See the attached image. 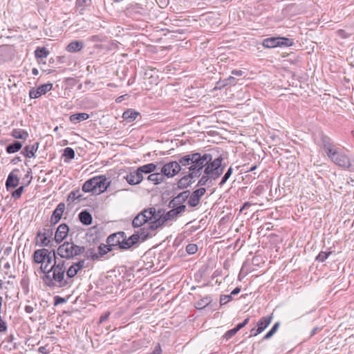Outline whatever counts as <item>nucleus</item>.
<instances>
[{
    "instance_id": "ea45409f",
    "label": "nucleus",
    "mask_w": 354,
    "mask_h": 354,
    "mask_svg": "<svg viewBox=\"0 0 354 354\" xmlns=\"http://www.w3.org/2000/svg\"><path fill=\"white\" fill-rule=\"evenodd\" d=\"M94 181L93 178L86 180L83 186H82V191L84 192H91L93 194H94Z\"/></svg>"
},
{
    "instance_id": "de8ad7c7",
    "label": "nucleus",
    "mask_w": 354,
    "mask_h": 354,
    "mask_svg": "<svg viewBox=\"0 0 354 354\" xmlns=\"http://www.w3.org/2000/svg\"><path fill=\"white\" fill-rule=\"evenodd\" d=\"M80 190H75L72 191L68 195V201L71 200L74 201L75 199H78L81 197V195L80 194Z\"/></svg>"
},
{
    "instance_id": "c756f323",
    "label": "nucleus",
    "mask_w": 354,
    "mask_h": 354,
    "mask_svg": "<svg viewBox=\"0 0 354 354\" xmlns=\"http://www.w3.org/2000/svg\"><path fill=\"white\" fill-rule=\"evenodd\" d=\"M22 147V143L19 141H14L6 146V151L8 153H14L19 151Z\"/></svg>"
},
{
    "instance_id": "4be33fe9",
    "label": "nucleus",
    "mask_w": 354,
    "mask_h": 354,
    "mask_svg": "<svg viewBox=\"0 0 354 354\" xmlns=\"http://www.w3.org/2000/svg\"><path fill=\"white\" fill-rule=\"evenodd\" d=\"M35 57L39 64H45L44 59L46 58L49 55V51L45 47H38L35 51Z\"/></svg>"
},
{
    "instance_id": "c85d7f7f",
    "label": "nucleus",
    "mask_w": 354,
    "mask_h": 354,
    "mask_svg": "<svg viewBox=\"0 0 354 354\" xmlns=\"http://www.w3.org/2000/svg\"><path fill=\"white\" fill-rule=\"evenodd\" d=\"M196 178L197 177L189 176V171H188V174L181 178L178 181V186L180 187H187L194 182L193 179Z\"/></svg>"
},
{
    "instance_id": "dca6fc26",
    "label": "nucleus",
    "mask_w": 354,
    "mask_h": 354,
    "mask_svg": "<svg viewBox=\"0 0 354 354\" xmlns=\"http://www.w3.org/2000/svg\"><path fill=\"white\" fill-rule=\"evenodd\" d=\"M41 270L43 272L48 273L47 274L45 275L44 278V281L46 285H48V286H53L57 285V283L59 284V282L55 281L53 279V270H51V268L50 269H48V264H46L45 266L41 264Z\"/></svg>"
},
{
    "instance_id": "20e7f679",
    "label": "nucleus",
    "mask_w": 354,
    "mask_h": 354,
    "mask_svg": "<svg viewBox=\"0 0 354 354\" xmlns=\"http://www.w3.org/2000/svg\"><path fill=\"white\" fill-rule=\"evenodd\" d=\"M223 158L222 156L213 159L211 155V160L208 161L207 164L205 167L203 173L205 174H209L215 179L218 178L223 173L226 167L225 163H223Z\"/></svg>"
},
{
    "instance_id": "6e6d98bb",
    "label": "nucleus",
    "mask_w": 354,
    "mask_h": 354,
    "mask_svg": "<svg viewBox=\"0 0 354 354\" xmlns=\"http://www.w3.org/2000/svg\"><path fill=\"white\" fill-rule=\"evenodd\" d=\"M8 330V324L6 322L0 323V333H6Z\"/></svg>"
},
{
    "instance_id": "680f3d73",
    "label": "nucleus",
    "mask_w": 354,
    "mask_h": 354,
    "mask_svg": "<svg viewBox=\"0 0 354 354\" xmlns=\"http://www.w3.org/2000/svg\"><path fill=\"white\" fill-rule=\"evenodd\" d=\"M243 73H244V72L241 70H233L232 71V74L236 75V76H241V75H243Z\"/></svg>"
},
{
    "instance_id": "bb28decb",
    "label": "nucleus",
    "mask_w": 354,
    "mask_h": 354,
    "mask_svg": "<svg viewBox=\"0 0 354 354\" xmlns=\"http://www.w3.org/2000/svg\"><path fill=\"white\" fill-rule=\"evenodd\" d=\"M149 175L147 176V180L153 182L155 185L160 184L161 183L165 181V178L162 177V174L160 172H151L149 174Z\"/></svg>"
},
{
    "instance_id": "4c0bfd02",
    "label": "nucleus",
    "mask_w": 354,
    "mask_h": 354,
    "mask_svg": "<svg viewBox=\"0 0 354 354\" xmlns=\"http://www.w3.org/2000/svg\"><path fill=\"white\" fill-rule=\"evenodd\" d=\"M91 3V0H76V8L80 14H82L85 8Z\"/></svg>"
},
{
    "instance_id": "f8f14e48",
    "label": "nucleus",
    "mask_w": 354,
    "mask_h": 354,
    "mask_svg": "<svg viewBox=\"0 0 354 354\" xmlns=\"http://www.w3.org/2000/svg\"><path fill=\"white\" fill-rule=\"evenodd\" d=\"M52 235L53 230L50 228H45L44 232H38L36 236V244L39 246L48 245Z\"/></svg>"
},
{
    "instance_id": "cd10ccee",
    "label": "nucleus",
    "mask_w": 354,
    "mask_h": 354,
    "mask_svg": "<svg viewBox=\"0 0 354 354\" xmlns=\"http://www.w3.org/2000/svg\"><path fill=\"white\" fill-rule=\"evenodd\" d=\"M215 180L216 179L209 174H205V173H203V175L200 178L197 183V186H209L212 181Z\"/></svg>"
},
{
    "instance_id": "13d9d810",
    "label": "nucleus",
    "mask_w": 354,
    "mask_h": 354,
    "mask_svg": "<svg viewBox=\"0 0 354 354\" xmlns=\"http://www.w3.org/2000/svg\"><path fill=\"white\" fill-rule=\"evenodd\" d=\"M75 158V151L72 148L68 147V160Z\"/></svg>"
},
{
    "instance_id": "8fccbe9b",
    "label": "nucleus",
    "mask_w": 354,
    "mask_h": 354,
    "mask_svg": "<svg viewBox=\"0 0 354 354\" xmlns=\"http://www.w3.org/2000/svg\"><path fill=\"white\" fill-rule=\"evenodd\" d=\"M24 186H20L12 193V196L15 198H19L24 192Z\"/></svg>"
},
{
    "instance_id": "052dcab7",
    "label": "nucleus",
    "mask_w": 354,
    "mask_h": 354,
    "mask_svg": "<svg viewBox=\"0 0 354 354\" xmlns=\"http://www.w3.org/2000/svg\"><path fill=\"white\" fill-rule=\"evenodd\" d=\"M274 332L270 329L266 335L265 336L263 337V339H270L273 335H274Z\"/></svg>"
},
{
    "instance_id": "a211bd4d",
    "label": "nucleus",
    "mask_w": 354,
    "mask_h": 354,
    "mask_svg": "<svg viewBox=\"0 0 354 354\" xmlns=\"http://www.w3.org/2000/svg\"><path fill=\"white\" fill-rule=\"evenodd\" d=\"M64 210L65 204L64 203H60L53 211L51 216L50 221L52 225L57 224L60 221Z\"/></svg>"
},
{
    "instance_id": "6ab92c4d",
    "label": "nucleus",
    "mask_w": 354,
    "mask_h": 354,
    "mask_svg": "<svg viewBox=\"0 0 354 354\" xmlns=\"http://www.w3.org/2000/svg\"><path fill=\"white\" fill-rule=\"evenodd\" d=\"M190 196L189 191H184L180 193L178 196L174 197L169 204V207L183 205V203L185 202L187 200H189Z\"/></svg>"
},
{
    "instance_id": "58836bf2",
    "label": "nucleus",
    "mask_w": 354,
    "mask_h": 354,
    "mask_svg": "<svg viewBox=\"0 0 354 354\" xmlns=\"http://www.w3.org/2000/svg\"><path fill=\"white\" fill-rule=\"evenodd\" d=\"M272 319V317L268 316V317H261L258 323H257V328H260L261 327L263 328V330L270 325Z\"/></svg>"
},
{
    "instance_id": "e433bc0d",
    "label": "nucleus",
    "mask_w": 354,
    "mask_h": 354,
    "mask_svg": "<svg viewBox=\"0 0 354 354\" xmlns=\"http://www.w3.org/2000/svg\"><path fill=\"white\" fill-rule=\"evenodd\" d=\"M212 298L209 296H206L196 303V308L198 309H203L212 302Z\"/></svg>"
},
{
    "instance_id": "774afa93",
    "label": "nucleus",
    "mask_w": 354,
    "mask_h": 354,
    "mask_svg": "<svg viewBox=\"0 0 354 354\" xmlns=\"http://www.w3.org/2000/svg\"><path fill=\"white\" fill-rule=\"evenodd\" d=\"M279 322H276L273 325V326L272 327L271 330L274 332V333H275L277 332V330L279 328Z\"/></svg>"
},
{
    "instance_id": "a19ab883",
    "label": "nucleus",
    "mask_w": 354,
    "mask_h": 354,
    "mask_svg": "<svg viewBox=\"0 0 354 354\" xmlns=\"http://www.w3.org/2000/svg\"><path fill=\"white\" fill-rule=\"evenodd\" d=\"M233 171V169L232 167H230L227 171L225 173L224 176L222 177L221 180L218 183L220 187H222L230 178Z\"/></svg>"
},
{
    "instance_id": "f704fd0d",
    "label": "nucleus",
    "mask_w": 354,
    "mask_h": 354,
    "mask_svg": "<svg viewBox=\"0 0 354 354\" xmlns=\"http://www.w3.org/2000/svg\"><path fill=\"white\" fill-rule=\"evenodd\" d=\"M11 135L15 139L26 140L28 137V133L24 129H14L12 131Z\"/></svg>"
},
{
    "instance_id": "ddd939ff",
    "label": "nucleus",
    "mask_w": 354,
    "mask_h": 354,
    "mask_svg": "<svg viewBox=\"0 0 354 354\" xmlns=\"http://www.w3.org/2000/svg\"><path fill=\"white\" fill-rule=\"evenodd\" d=\"M205 192L206 189L204 187H201L194 191L190 194V196L187 202L188 205L192 207H196L199 204L202 196H204Z\"/></svg>"
},
{
    "instance_id": "338daca9",
    "label": "nucleus",
    "mask_w": 354,
    "mask_h": 354,
    "mask_svg": "<svg viewBox=\"0 0 354 354\" xmlns=\"http://www.w3.org/2000/svg\"><path fill=\"white\" fill-rule=\"evenodd\" d=\"M39 351L41 353L46 354L48 353L49 351L46 349L45 346H41L39 348Z\"/></svg>"
},
{
    "instance_id": "864d4df0",
    "label": "nucleus",
    "mask_w": 354,
    "mask_h": 354,
    "mask_svg": "<svg viewBox=\"0 0 354 354\" xmlns=\"http://www.w3.org/2000/svg\"><path fill=\"white\" fill-rule=\"evenodd\" d=\"M263 331V328L261 327L260 328H252L251 330H250V336H257V335H259V333H262Z\"/></svg>"
},
{
    "instance_id": "393cba45",
    "label": "nucleus",
    "mask_w": 354,
    "mask_h": 354,
    "mask_svg": "<svg viewBox=\"0 0 354 354\" xmlns=\"http://www.w3.org/2000/svg\"><path fill=\"white\" fill-rule=\"evenodd\" d=\"M139 113L133 110V109H127L122 114V118L127 123H130L133 122L136 118L138 116Z\"/></svg>"
},
{
    "instance_id": "f257e3e1",
    "label": "nucleus",
    "mask_w": 354,
    "mask_h": 354,
    "mask_svg": "<svg viewBox=\"0 0 354 354\" xmlns=\"http://www.w3.org/2000/svg\"><path fill=\"white\" fill-rule=\"evenodd\" d=\"M211 160V154L207 153H191L180 158V163L184 169H188L189 176L199 178L202 171Z\"/></svg>"
},
{
    "instance_id": "5fc2aeb1",
    "label": "nucleus",
    "mask_w": 354,
    "mask_h": 354,
    "mask_svg": "<svg viewBox=\"0 0 354 354\" xmlns=\"http://www.w3.org/2000/svg\"><path fill=\"white\" fill-rule=\"evenodd\" d=\"M249 321H250V317H247L246 319H245L243 320V322H241V323L239 324L236 326V328L239 330H241L242 328H243L245 326H246V325L248 324Z\"/></svg>"
},
{
    "instance_id": "6e6552de",
    "label": "nucleus",
    "mask_w": 354,
    "mask_h": 354,
    "mask_svg": "<svg viewBox=\"0 0 354 354\" xmlns=\"http://www.w3.org/2000/svg\"><path fill=\"white\" fill-rule=\"evenodd\" d=\"M328 156L334 163L339 167L348 168L351 165L349 158L337 149L332 151Z\"/></svg>"
},
{
    "instance_id": "b1692460",
    "label": "nucleus",
    "mask_w": 354,
    "mask_h": 354,
    "mask_svg": "<svg viewBox=\"0 0 354 354\" xmlns=\"http://www.w3.org/2000/svg\"><path fill=\"white\" fill-rule=\"evenodd\" d=\"M39 144L37 142L34 143L31 145L26 146L21 153L26 158H31L35 156V153L37 151Z\"/></svg>"
},
{
    "instance_id": "2f4dec72",
    "label": "nucleus",
    "mask_w": 354,
    "mask_h": 354,
    "mask_svg": "<svg viewBox=\"0 0 354 354\" xmlns=\"http://www.w3.org/2000/svg\"><path fill=\"white\" fill-rule=\"evenodd\" d=\"M279 41L277 37H269L263 41V46L266 48H271L279 46Z\"/></svg>"
},
{
    "instance_id": "603ef678",
    "label": "nucleus",
    "mask_w": 354,
    "mask_h": 354,
    "mask_svg": "<svg viewBox=\"0 0 354 354\" xmlns=\"http://www.w3.org/2000/svg\"><path fill=\"white\" fill-rule=\"evenodd\" d=\"M66 301V299L65 298L61 297L59 296H55L54 297V305L55 306L64 303Z\"/></svg>"
},
{
    "instance_id": "69168bd1",
    "label": "nucleus",
    "mask_w": 354,
    "mask_h": 354,
    "mask_svg": "<svg viewBox=\"0 0 354 354\" xmlns=\"http://www.w3.org/2000/svg\"><path fill=\"white\" fill-rule=\"evenodd\" d=\"M241 291V288H239V287H236V288H234L232 292H231V296L232 297V295H237Z\"/></svg>"
},
{
    "instance_id": "bf43d9fd",
    "label": "nucleus",
    "mask_w": 354,
    "mask_h": 354,
    "mask_svg": "<svg viewBox=\"0 0 354 354\" xmlns=\"http://www.w3.org/2000/svg\"><path fill=\"white\" fill-rule=\"evenodd\" d=\"M109 315H110L109 312H106L104 314H103L102 315H101V317H100L99 323L102 324V322L106 321L109 318Z\"/></svg>"
},
{
    "instance_id": "7ed1b4c3",
    "label": "nucleus",
    "mask_w": 354,
    "mask_h": 354,
    "mask_svg": "<svg viewBox=\"0 0 354 354\" xmlns=\"http://www.w3.org/2000/svg\"><path fill=\"white\" fill-rule=\"evenodd\" d=\"M157 165L155 163H148L139 167L136 170L130 171L124 178L131 185L140 184L144 179V175L156 171Z\"/></svg>"
},
{
    "instance_id": "412c9836",
    "label": "nucleus",
    "mask_w": 354,
    "mask_h": 354,
    "mask_svg": "<svg viewBox=\"0 0 354 354\" xmlns=\"http://www.w3.org/2000/svg\"><path fill=\"white\" fill-rule=\"evenodd\" d=\"M66 238V224L62 223L57 229L55 234V240L59 243Z\"/></svg>"
},
{
    "instance_id": "1a4fd4ad",
    "label": "nucleus",
    "mask_w": 354,
    "mask_h": 354,
    "mask_svg": "<svg viewBox=\"0 0 354 354\" xmlns=\"http://www.w3.org/2000/svg\"><path fill=\"white\" fill-rule=\"evenodd\" d=\"M171 209L165 213L164 209V218L165 225H169V222L175 221L178 216L186 211V206L185 205H176L170 207Z\"/></svg>"
},
{
    "instance_id": "7c9ffc66",
    "label": "nucleus",
    "mask_w": 354,
    "mask_h": 354,
    "mask_svg": "<svg viewBox=\"0 0 354 354\" xmlns=\"http://www.w3.org/2000/svg\"><path fill=\"white\" fill-rule=\"evenodd\" d=\"M89 115L88 113H75L73 115H71L70 116V120L71 122H73L74 124L79 123L82 121L86 120L88 118Z\"/></svg>"
},
{
    "instance_id": "2eb2a0df",
    "label": "nucleus",
    "mask_w": 354,
    "mask_h": 354,
    "mask_svg": "<svg viewBox=\"0 0 354 354\" xmlns=\"http://www.w3.org/2000/svg\"><path fill=\"white\" fill-rule=\"evenodd\" d=\"M49 257H50V252L47 249L37 250L34 252L33 260L37 263L44 264L46 262V259H50Z\"/></svg>"
},
{
    "instance_id": "aec40b11",
    "label": "nucleus",
    "mask_w": 354,
    "mask_h": 354,
    "mask_svg": "<svg viewBox=\"0 0 354 354\" xmlns=\"http://www.w3.org/2000/svg\"><path fill=\"white\" fill-rule=\"evenodd\" d=\"M124 236V232H118L117 233H114L111 234L106 239V243L109 245V246H117L118 245L120 248V245H122V237Z\"/></svg>"
},
{
    "instance_id": "39448f33",
    "label": "nucleus",
    "mask_w": 354,
    "mask_h": 354,
    "mask_svg": "<svg viewBox=\"0 0 354 354\" xmlns=\"http://www.w3.org/2000/svg\"><path fill=\"white\" fill-rule=\"evenodd\" d=\"M148 210V223H149V230L153 231L157 228L165 225V218H164V209H158L156 210L155 207H149L147 208ZM147 231V230H145Z\"/></svg>"
},
{
    "instance_id": "4468645a",
    "label": "nucleus",
    "mask_w": 354,
    "mask_h": 354,
    "mask_svg": "<svg viewBox=\"0 0 354 354\" xmlns=\"http://www.w3.org/2000/svg\"><path fill=\"white\" fill-rule=\"evenodd\" d=\"M19 171L18 169H13L8 176L6 181V187L8 190L10 188H15L19 183V178L17 173Z\"/></svg>"
},
{
    "instance_id": "49530a36",
    "label": "nucleus",
    "mask_w": 354,
    "mask_h": 354,
    "mask_svg": "<svg viewBox=\"0 0 354 354\" xmlns=\"http://www.w3.org/2000/svg\"><path fill=\"white\" fill-rule=\"evenodd\" d=\"M198 250V246L194 243H189L186 247V251L189 254H195Z\"/></svg>"
},
{
    "instance_id": "e2e57ef3",
    "label": "nucleus",
    "mask_w": 354,
    "mask_h": 354,
    "mask_svg": "<svg viewBox=\"0 0 354 354\" xmlns=\"http://www.w3.org/2000/svg\"><path fill=\"white\" fill-rule=\"evenodd\" d=\"M322 330V328L315 327L310 332V337L315 335L317 332H319Z\"/></svg>"
},
{
    "instance_id": "79ce46f5",
    "label": "nucleus",
    "mask_w": 354,
    "mask_h": 354,
    "mask_svg": "<svg viewBox=\"0 0 354 354\" xmlns=\"http://www.w3.org/2000/svg\"><path fill=\"white\" fill-rule=\"evenodd\" d=\"M279 40V46H291L293 44V41L292 39L286 37H277Z\"/></svg>"
},
{
    "instance_id": "423d86ee",
    "label": "nucleus",
    "mask_w": 354,
    "mask_h": 354,
    "mask_svg": "<svg viewBox=\"0 0 354 354\" xmlns=\"http://www.w3.org/2000/svg\"><path fill=\"white\" fill-rule=\"evenodd\" d=\"M150 236V232L148 230H145V228H141L136 233L130 236L129 238L127 237L125 232L121 241L120 249L127 250L131 248L132 246L138 243L140 240L142 241H145Z\"/></svg>"
},
{
    "instance_id": "72a5a7b5",
    "label": "nucleus",
    "mask_w": 354,
    "mask_h": 354,
    "mask_svg": "<svg viewBox=\"0 0 354 354\" xmlns=\"http://www.w3.org/2000/svg\"><path fill=\"white\" fill-rule=\"evenodd\" d=\"M79 219L83 224L86 225L91 224L93 220L91 214L86 210L80 213Z\"/></svg>"
},
{
    "instance_id": "f3484780",
    "label": "nucleus",
    "mask_w": 354,
    "mask_h": 354,
    "mask_svg": "<svg viewBox=\"0 0 354 354\" xmlns=\"http://www.w3.org/2000/svg\"><path fill=\"white\" fill-rule=\"evenodd\" d=\"M147 209H145L139 213L133 220L132 225L133 227H139L148 223Z\"/></svg>"
},
{
    "instance_id": "09e8293b",
    "label": "nucleus",
    "mask_w": 354,
    "mask_h": 354,
    "mask_svg": "<svg viewBox=\"0 0 354 354\" xmlns=\"http://www.w3.org/2000/svg\"><path fill=\"white\" fill-rule=\"evenodd\" d=\"M239 331V330L235 327L232 329H230L229 330H227L225 335H224V338H225L226 339H230V338H232L233 336H234L236 333Z\"/></svg>"
},
{
    "instance_id": "473e14b6",
    "label": "nucleus",
    "mask_w": 354,
    "mask_h": 354,
    "mask_svg": "<svg viewBox=\"0 0 354 354\" xmlns=\"http://www.w3.org/2000/svg\"><path fill=\"white\" fill-rule=\"evenodd\" d=\"M84 251V247H80L72 243L71 248H68V259L82 254Z\"/></svg>"
},
{
    "instance_id": "c9c22d12",
    "label": "nucleus",
    "mask_w": 354,
    "mask_h": 354,
    "mask_svg": "<svg viewBox=\"0 0 354 354\" xmlns=\"http://www.w3.org/2000/svg\"><path fill=\"white\" fill-rule=\"evenodd\" d=\"M84 46V44L81 41H74L68 44V52L80 51Z\"/></svg>"
},
{
    "instance_id": "a878e982",
    "label": "nucleus",
    "mask_w": 354,
    "mask_h": 354,
    "mask_svg": "<svg viewBox=\"0 0 354 354\" xmlns=\"http://www.w3.org/2000/svg\"><path fill=\"white\" fill-rule=\"evenodd\" d=\"M322 142L323 145V148L327 155L330 154L332 151H333L335 149L333 147V143L331 142L330 138L326 136H323L322 137Z\"/></svg>"
},
{
    "instance_id": "0e129e2a",
    "label": "nucleus",
    "mask_w": 354,
    "mask_h": 354,
    "mask_svg": "<svg viewBox=\"0 0 354 354\" xmlns=\"http://www.w3.org/2000/svg\"><path fill=\"white\" fill-rule=\"evenodd\" d=\"M30 173H31V171H28V174H26L25 176H24V179H27L28 180V183L26 184V185H28L30 183V180L32 179V176H30Z\"/></svg>"
},
{
    "instance_id": "c03bdc74",
    "label": "nucleus",
    "mask_w": 354,
    "mask_h": 354,
    "mask_svg": "<svg viewBox=\"0 0 354 354\" xmlns=\"http://www.w3.org/2000/svg\"><path fill=\"white\" fill-rule=\"evenodd\" d=\"M331 254V252H324L322 251L319 253L316 257V260L319 262H324Z\"/></svg>"
},
{
    "instance_id": "f03ea898",
    "label": "nucleus",
    "mask_w": 354,
    "mask_h": 354,
    "mask_svg": "<svg viewBox=\"0 0 354 354\" xmlns=\"http://www.w3.org/2000/svg\"><path fill=\"white\" fill-rule=\"evenodd\" d=\"M66 242H64L57 249V254L59 257L56 255L54 251L53 252L54 264L51 266V270H53V279L59 282V286H63L66 283V281H64V274L66 270L65 260L64 259L66 258Z\"/></svg>"
},
{
    "instance_id": "0eeeda50",
    "label": "nucleus",
    "mask_w": 354,
    "mask_h": 354,
    "mask_svg": "<svg viewBox=\"0 0 354 354\" xmlns=\"http://www.w3.org/2000/svg\"><path fill=\"white\" fill-rule=\"evenodd\" d=\"M183 169L184 168L180 163L179 158L178 161H171L165 164L160 169V174L165 178V177L172 178Z\"/></svg>"
},
{
    "instance_id": "9d476101",
    "label": "nucleus",
    "mask_w": 354,
    "mask_h": 354,
    "mask_svg": "<svg viewBox=\"0 0 354 354\" xmlns=\"http://www.w3.org/2000/svg\"><path fill=\"white\" fill-rule=\"evenodd\" d=\"M111 250V248L109 244L102 243L97 248V250L94 248L88 249L86 252V256L93 260H98Z\"/></svg>"
},
{
    "instance_id": "a18cd8bd",
    "label": "nucleus",
    "mask_w": 354,
    "mask_h": 354,
    "mask_svg": "<svg viewBox=\"0 0 354 354\" xmlns=\"http://www.w3.org/2000/svg\"><path fill=\"white\" fill-rule=\"evenodd\" d=\"M232 300L231 295H221L220 297V305L223 306Z\"/></svg>"
},
{
    "instance_id": "9b49d317",
    "label": "nucleus",
    "mask_w": 354,
    "mask_h": 354,
    "mask_svg": "<svg viewBox=\"0 0 354 354\" xmlns=\"http://www.w3.org/2000/svg\"><path fill=\"white\" fill-rule=\"evenodd\" d=\"M94 181V194L97 195L106 190L110 183L105 176H97L93 177Z\"/></svg>"
},
{
    "instance_id": "3c124183",
    "label": "nucleus",
    "mask_w": 354,
    "mask_h": 354,
    "mask_svg": "<svg viewBox=\"0 0 354 354\" xmlns=\"http://www.w3.org/2000/svg\"><path fill=\"white\" fill-rule=\"evenodd\" d=\"M29 95L30 98H37L41 96V94L39 93V89L31 90L30 91Z\"/></svg>"
},
{
    "instance_id": "5701e85b",
    "label": "nucleus",
    "mask_w": 354,
    "mask_h": 354,
    "mask_svg": "<svg viewBox=\"0 0 354 354\" xmlns=\"http://www.w3.org/2000/svg\"><path fill=\"white\" fill-rule=\"evenodd\" d=\"M84 266V261H79L77 263H73L68 268V278H72L73 277L79 270H80Z\"/></svg>"
},
{
    "instance_id": "37998d69",
    "label": "nucleus",
    "mask_w": 354,
    "mask_h": 354,
    "mask_svg": "<svg viewBox=\"0 0 354 354\" xmlns=\"http://www.w3.org/2000/svg\"><path fill=\"white\" fill-rule=\"evenodd\" d=\"M52 86L51 84H45L39 86L37 88L39 89V93L42 95L51 90Z\"/></svg>"
},
{
    "instance_id": "4d7b16f0",
    "label": "nucleus",
    "mask_w": 354,
    "mask_h": 354,
    "mask_svg": "<svg viewBox=\"0 0 354 354\" xmlns=\"http://www.w3.org/2000/svg\"><path fill=\"white\" fill-rule=\"evenodd\" d=\"M162 348L160 344H158L150 354H162Z\"/></svg>"
}]
</instances>
